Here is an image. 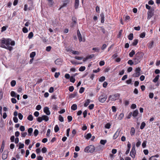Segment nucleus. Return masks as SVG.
Instances as JSON below:
<instances>
[{"label": "nucleus", "instance_id": "nucleus-51", "mask_svg": "<svg viewBox=\"0 0 160 160\" xmlns=\"http://www.w3.org/2000/svg\"><path fill=\"white\" fill-rule=\"evenodd\" d=\"M84 90V88L83 87H81L80 88L79 90V93H83Z\"/></svg>", "mask_w": 160, "mask_h": 160}, {"label": "nucleus", "instance_id": "nucleus-61", "mask_svg": "<svg viewBox=\"0 0 160 160\" xmlns=\"http://www.w3.org/2000/svg\"><path fill=\"white\" fill-rule=\"evenodd\" d=\"M101 149V146L100 145L97 147L96 148V151H98L100 150Z\"/></svg>", "mask_w": 160, "mask_h": 160}, {"label": "nucleus", "instance_id": "nucleus-37", "mask_svg": "<svg viewBox=\"0 0 160 160\" xmlns=\"http://www.w3.org/2000/svg\"><path fill=\"white\" fill-rule=\"evenodd\" d=\"M11 96L14 97L15 98L16 97V94L14 91H12L11 92Z\"/></svg>", "mask_w": 160, "mask_h": 160}, {"label": "nucleus", "instance_id": "nucleus-12", "mask_svg": "<svg viewBox=\"0 0 160 160\" xmlns=\"http://www.w3.org/2000/svg\"><path fill=\"white\" fill-rule=\"evenodd\" d=\"M79 4V0H75L74 7L75 9L78 8Z\"/></svg>", "mask_w": 160, "mask_h": 160}, {"label": "nucleus", "instance_id": "nucleus-63", "mask_svg": "<svg viewBox=\"0 0 160 160\" xmlns=\"http://www.w3.org/2000/svg\"><path fill=\"white\" fill-rule=\"evenodd\" d=\"M11 101L13 103H16L17 102V100L15 98H12L11 99Z\"/></svg>", "mask_w": 160, "mask_h": 160}, {"label": "nucleus", "instance_id": "nucleus-38", "mask_svg": "<svg viewBox=\"0 0 160 160\" xmlns=\"http://www.w3.org/2000/svg\"><path fill=\"white\" fill-rule=\"evenodd\" d=\"M33 131V129L32 128H30L28 130V132L29 134V135L31 136Z\"/></svg>", "mask_w": 160, "mask_h": 160}, {"label": "nucleus", "instance_id": "nucleus-46", "mask_svg": "<svg viewBox=\"0 0 160 160\" xmlns=\"http://www.w3.org/2000/svg\"><path fill=\"white\" fill-rule=\"evenodd\" d=\"M19 146L18 149H21L23 148L24 147V144L23 143H21V142L19 143Z\"/></svg>", "mask_w": 160, "mask_h": 160}, {"label": "nucleus", "instance_id": "nucleus-17", "mask_svg": "<svg viewBox=\"0 0 160 160\" xmlns=\"http://www.w3.org/2000/svg\"><path fill=\"white\" fill-rule=\"evenodd\" d=\"M154 43V42L152 41L148 44V48L151 49L153 47Z\"/></svg>", "mask_w": 160, "mask_h": 160}, {"label": "nucleus", "instance_id": "nucleus-45", "mask_svg": "<svg viewBox=\"0 0 160 160\" xmlns=\"http://www.w3.org/2000/svg\"><path fill=\"white\" fill-rule=\"evenodd\" d=\"M48 1L49 3V6H52L53 4L52 0H48Z\"/></svg>", "mask_w": 160, "mask_h": 160}, {"label": "nucleus", "instance_id": "nucleus-57", "mask_svg": "<svg viewBox=\"0 0 160 160\" xmlns=\"http://www.w3.org/2000/svg\"><path fill=\"white\" fill-rule=\"evenodd\" d=\"M94 57V55L92 54L87 56L88 59H91Z\"/></svg>", "mask_w": 160, "mask_h": 160}, {"label": "nucleus", "instance_id": "nucleus-49", "mask_svg": "<svg viewBox=\"0 0 160 160\" xmlns=\"http://www.w3.org/2000/svg\"><path fill=\"white\" fill-rule=\"evenodd\" d=\"M58 108V106L55 105H53L52 106V109L54 111L57 110Z\"/></svg>", "mask_w": 160, "mask_h": 160}, {"label": "nucleus", "instance_id": "nucleus-48", "mask_svg": "<svg viewBox=\"0 0 160 160\" xmlns=\"http://www.w3.org/2000/svg\"><path fill=\"white\" fill-rule=\"evenodd\" d=\"M105 77L104 76H102L99 78V81L100 82H102L105 80Z\"/></svg>", "mask_w": 160, "mask_h": 160}, {"label": "nucleus", "instance_id": "nucleus-47", "mask_svg": "<svg viewBox=\"0 0 160 160\" xmlns=\"http://www.w3.org/2000/svg\"><path fill=\"white\" fill-rule=\"evenodd\" d=\"M38 134V131L37 129H35L34 132V134L35 136H36Z\"/></svg>", "mask_w": 160, "mask_h": 160}, {"label": "nucleus", "instance_id": "nucleus-35", "mask_svg": "<svg viewBox=\"0 0 160 160\" xmlns=\"http://www.w3.org/2000/svg\"><path fill=\"white\" fill-rule=\"evenodd\" d=\"M124 114L122 113H121L120 114L118 117V119L119 120H121L123 117Z\"/></svg>", "mask_w": 160, "mask_h": 160}, {"label": "nucleus", "instance_id": "nucleus-43", "mask_svg": "<svg viewBox=\"0 0 160 160\" xmlns=\"http://www.w3.org/2000/svg\"><path fill=\"white\" fill-rule=\"evenodd\" d=\"M18 117L19 118L20 120H21L23 118V116L21 113H18Z\"/></svg>", "mask_w": 160, "mask_h": 160}, {"label": "nucleus", "instance_id": "nucleus-7", "mask_svg": "<svg viewBox=\"0 0 160 160\" xmlns=\"http://www.w3.org/2000/svg\"><path fill=\"white\" fill-rule=\"evenodd\" d=\"M136 153V151L135 148V146L132 147V148L131 151L130 152V155L133 158H134L135 157V154Z\"/></svg>", "mask_w": 160, "mask_h": 160}, {"label": "nucleus", "instance_id": "nucleus-25", "mask_svg": "<svg viewBox=\"0 0 160 160\" xmlns=\"http://www.w3.org/2000/svg\"><path fill=\"white\" fill-rule=\"evenodd\" d=\"M75 75H74V76H71L70 77V81L71 82H73V83L75 81V78H74V77H75Z\"/></svg>", "mask_w": 160, "mask_h": 160}, {"label": "nucleus", "instance_id": "nucleus-62", "mask_svg": "<svg viewBox=\"0 0 160 160\" xmlns=\"http://www.w3.org/2000/svg\"><path fill=\"white\" fill-rule=\"evenodd\" d=\"M39 114V112L38 111H36L34 112V115L36 117H38V116Z\"/></svg>", "mask_w": 160, "mask_h": 160}, {"label": "nucleus", "instance_id": "nucleus-24", "mask_svg": "<svg viewBox=\"0 0 160 160\" xmlns=\"http://www.w3.org/2000/svg\"><path fill=\"white\" fill-rule=\"evenodd\" d=\"M159 75H157L155 78L153 80V82H157L159 78Z\"/></svg>", "mask_w": 160, "mask_h": 160}, {"label": "nucleus", "instance_id": "nucleus-10", "mask_svg": "<svg viewBox=\"0 0 160 160\" xmlns=\"http://www.w3.org/2000/svg\"><path fill=\"white\" fill-rule=\"evenodd\" d=\"M62 62V60L60 59H57L55 61V64L58 65H60Z\"/></svg>", "mask_w": 160, "mask_h": 160}, {"label": "nucleus", "instance_id": "nucleus-64", "mask_svg": "<svg viewBox=\"0 0 160 160\" xmlns=\"http://www.w3.org/2000/svg\"><path fill=\"white\" fill-rule=\"evenodd\" d=\"M94 105L93 104H92L91 105H90L89 106H88V108H89V109L90 110H91V109H92L93 107H94Z\"/></svg>", "mask_w": 160, "mask_h": 160}, {"label": "nucleus", "instance_id": "nucleus-40", "mask_svg": "<svg viewBox=\"0 0 160 160\" xmlns=\"http://www.w3.org/2000/svg\"><path fill=\"white\" fill-rule=\"evenodd\" d=\"M85 69V67L84 66H81L79 69L80 71L82 72L84 71Z\"/></svg>", "mask_w": 160, "mask_h": 160}, {"label": "nucleus", "instance_id": "nucleus-28", "mask_svg": "<svg viewBox=\"0 0 160 160\" xmlns=\"http://www.w3.org/2000/svg\"><path fill=\"white\" fill-rule=\"evenodd\" d=\"M138 42V39H135L133 40V42L132 43V45L135 46L137 45Z\"/></svg>", "mask_w": 160, "mask_h": 160}, {"label": "nucleus", "instance_id": "nucleus-33", "mask_svg": "<svg viewBox=\"0 0 160 160\" xmlns=\"http://www.w3.org/2000/svg\"><path fill=\"white\" fill-rule=\"evenodd\" d=\"M16 84V82L15 80H13L11 82V85L12 87L14 86Z\"/></svg>", "mask_w": 160, "mask_h": 160}, {"label": "nucleus", "instance_id": "nucleus-20", "mask_svg": "<svg viewBox=\"0 0 160 160\" xmlns=\"http://www.w3.org/2000/svg\"><path fill=\"white\" fill-rule=\"evenodd\" d=\"M7 154L5 153V152H4L2 156V158L3 160H5L7 158Z\"/></svg>", "mask_w": 160, "mask_h": 160}, {"label": "nucleus", "instance_id": "nucleus-1", "mask_svg": "<svg viewBox=\"0 0 160 160\" xmlns=\"http://www.w3.org/2000/svg\"><path fill=\"white\" fill-rule=\"evenodd\" d=\"M10 44L11 46H14L15 45V41H12L11 39L10 38L5 39L3 38L1 41L0 47L11 51L13 49V48L12 47L10 46Z\"/></svg>", "mask_w": 160, "mask_h": 160}, {"label": "nucleus", "instance_id": "nucleus-11", "mask_svg": "<svg viewBox=\"0 0 160 160\" xmlns=\"http://www.w3.org/2000/svg\"><path fill=\"white\" fill-rule=\"evenodd\" d=\"M135 132V130L134 128L132 127L130 130L131 135L132 136L134 135Z\"/></svg>", "mask_w": 160, "mask_h": 160}, {"label": "nucleus", "instance_id": "nucleus-53", "mask_svg": "<svg viewBox=\"0 0 160 160\" xmlns=\"http://www.w3.org/2000/svg\"><path fill=\"white\" fill-rule=\"evenodd\" d=\"M145 32H143L142 33L140 36V37L141 38H143L145 37Z\"/></svg>", "mask_w": 160, "mask_h": 160}, {"label": "nucleus", "instance_id": "nucleus-59", "mask_svg": "<svg viewBox=\"0 0 160 160\" xmlns=\"http://www.w3.org/2000/svg\"><path fill=\"white\" fill-rule=\"evenodd\" d=\"M68 122H69L72 120V118L71 116H68Z\"/></svg>", "mask_w": 160, "mask_h": 160}, {"label": "nucleus", "instance_id": "nucleus-6", "mask_svg": "<svg viewBox=\"0 0 160 160\" xmlns=\"http://www.w3.org/2000/svg\"><path fill=\"white\" fill-rule=\"evenodd\" d=\"M140 71L141 69L139 68L138 67L136 68L135 70V72L133 74V76L134 77L139 76L141 74Z\"/></svg>", "mask_w": 160, "mask_h": 160}, {"label": "nucleus", "instance_id": "nucleus-31", "mask_svg": "<svg viewBox=\"0 0 160 160\" xmlns=\"http://www.w3.org/2000/svg\"><path fill=\"white\" fill-rule=\"evenodd\" d=\"M35 55H36V53H35V52H32L30 53V57L31 58H33L35 56Z\"/></svg>", "mask_w": 160, "mask_h": 160}, {"label": "nucleus", "instance_id": "nucleus-39", "mask_svg": "<svg viewBox=\"0 0 160 160\" xmlns=\"http://www.w3.org/2000/svg\"><path fill=\"white\" fill-rule=\"evenodd\" d=\"M70 62L72 63V64L75 65L82 64V63L77 62L71 60L70 61Z\"/></svg>", "mask_w": 160, "mask_h": 160}, {"label": "nucleus", "instance_id": "nucleus-36", "mask_svg": "<svg viewBox=\"0 0 160 160\" xmlns=\"http://www.w3.org/2000/svg\"><path fill=\"white\" fill-rule=\"evenodd\" d=\"M107 142L106 140H101L100 141V143L103 145H104Z\"/></svg>", "mask_w": 160, "mask_h": 160}, {"label": "nucleus", "instance_id": "nucleus-27", "mask_svg": "<svg viewBox=\"0 0 160 160\" xmlns=\"http://www.w3.org/2000/svg\"><path fill=\"white\" fill-rule=\"evenodd\" d=\"M33 32H31L29 33L28 35V38L29 39H31L33 37Z\"/></svg>", "mask_w": 160, "mask_h": 160}, {"label": "nucleus", "instance_id": "nucleus-8", "mask_svg": "<svg viewBox=\"0 0 160 160\" xmlns=\"http://www.w3.org/2000/svg\"><path fill=\"white\" fill-rule=\"evenodd\" d=\"M153 10H150L148 11V18H147L148 19H150L151 18L153 15Z\"/></svg>", "mask_w": 160, "mask_h": 160}, {"label": "nucleus", "instance_id": "nucleus-29", "mask_svg": "<svg viewBox=\"0 0 160 160\" xmlns=\"http://www.w3.org/2000/svg\"><path fill=\"white\" fill-rule=\"evenodd\" d=\"M59 130V128L58 125H56L54 128V131L55 132H57Z\"/></svg>", "mask_w": 160, "mask_h": 160}, {"label": "nucleus", "instance_id": "nucleus-19", "mask_svg": "<svg viewBox=\"0 0 160 160\" xmlns=\"http://www.w3.org/2000/svg\"><path fill=\"white\" fill-rule=\"evenodd\" d=\"M90 102V100L88 99L85 101V103L84 104V106L85 107H87Z\"/></svg>", "mask_w": 160, "mask_h": 160}, {"label": "nucleus", "instance_id": "nucleus-22", "mask_svg": "<svg viewBox=\"0 0 160 160\" xmlns=\"http://www.w3.org/2000/svg\"><path fill=\"white\" fill-rule=\"evenodd\" d=\"M135 53V52L134 51V50H132L131 52L129 53V55L130 57H132Z\"/></svg>", "mask_w": 160, "mask_h": 160}, {"label": "nucleus", "instance_id": "nucleus-21", "mask_svg": "<svg viewBox=\"0 0 160 160\" xmlns=\"http://www.w3.org/2000/svg\"><path fill=\"white\" fill-rule=\"evenodd\" d=\"M77 106L76 104H73L71 106V108L73 110H75L77 109Z\"/></svg>", "mask_w": 160, "mask_h": 160}, {"label": "nucleus", "instance_id": "nucleus-34", "mask_svg": "<svg viewBox=\"0 0 160 160\" xmlns=\"http://www.w3.org/2000/svg\"><path fill=\"white\" fill-rule=\"evenodd\" d=\"M128 39L130 40H132L133 38V34L130 33L128 36Z\"/></svg>", "mask_w": 160, "mask_h": 160}, {"label": "nucleus", "instance_id": "nucleus-3", "mask_svg": "<svg viewBox=\"0 0 160 160\" xmlns=\"http://www.w3.org/2000/svg\"><path fill=\"white\" fill-rule=\"evenodd\" d=\"M95 150V148L94 146L93 145H90L86 147L84 149V151L86 152L92 153Z\"/></svg>", "mask_w": 160, "mask_h": 160}, {"label": "nucleus", "instance_id": "nucleus-42", "mask_svg": "<svg viewBox=\"0 0 160 160\" xmlns=\"http://www.w3.org/2000/svg\"><path fill=\"white\" fill-rule=\"evenodd\" d=\"M22 31L24 33H26L28 32V29L24 27L22 28Z\"/></svg>", "mask_w": 160, "mask_h": 160}, {"label": "nucleus", "instance_id": "nucleus-54", "mask_svg": "<svg viewBox=\"0 0 160 160\" xmlns=\"http://www.w3.org/2000/svg\"><path fill=\"white\" fill-rule=\"evenodd\" d=\"M74 87L72 86H70L69 88V90L71 92H72L74 90Z\"/></svg>", "mask_w": 160, "mask_h": 160}, {"label": "nucleus", "instance_id": "nucleus-58", "mask_svg": "<svg viewBox=\"0 0 160 160\" xmlns=\"http://www.w3.org/2000/svg\"><path fill=\"white\" fill-rule=\"evenodd\" d=\"M128 63L130 65H132L133 64V62L131 60H129L128 62Z\"/></svg>", "mask_w": 160, "mask_h": 160}, {"label": "nucleus", "instance_id": "nucleus-4", "mask_svg": "<svg viewBox=\"0 0 160 160\" xmlns=\"http://www.w3.org/2000/svg\"><path fill=\"white\" fill-rule=\"evenodd\" d=\"M119 94L116 93L110 95L109 98L112 101H115L119 98Z\"/></svg>", "mask_w": 160, "mask_h": 160}, {"label": "nucleus", "instance_id": "nucleus-60", "mask_svg": "<svg viewBox=\"0 0 160 160\" xmlns=\"http://www.w3.org/2000/svg\"><path fill=\"white\" fill-rule=\"evenodd\" d=\"M13 120L14 122L15 123H17L18 122V118L16 117H14L13 118Z\"/></svg>", "mask_w": 160, "mask_h": 160}, {"label": "nucleus", "instance_id": "nucleus-13", "mask_svg": "<svg viewBox=\"0 0 160 160\" xmlns=\"http://www.w3.org/2000/svg\"><path fill=\"white\" fill-rule=\"evenodd\" d=\"M138 113V111L137 109L134 111L132 113V115L134 117H136Z\"/></svg>", "mask_w": 160, "mask_h": 160}, {"label": "nucleus", "instance_id": "nucleus-30", "mask_svg": "<svg viewBox=\"0 0 160 160\" xmlns=\"http://www.w3.org/2000/svg\"><path fill=\"white\" fill-rule=\"evenodd\" d=\"M71 52H72V53L75 55H79V52L77 51H74L73 50H71Z\"/></svg>", "mask_w": 160, "mask_h": 160}, {"label": "nucleus", "instance_id": "nucleus-50", "mask_svg": "<svg viewBox=\"0 0 160 160\" xmlns=\"http://www.w3.org/2000/svg\"><path fill=\"white\" fill-rule=\"evenodd\" d=\"M111 125L109 123H107L105 126V127L106 128L109 129L110 128Z\"/></svg>", "mask_w": 160, "mask_h": 160}, {"label": "nucleus", "instance_id": "nucleus-14", "mask_svg": "<svg viewBox=\"0 0 160 160\" xmlns=\"http://www.w3.org/2000/svg\"><path fill=\"white\" fill-rule=\"evenodd\" d=\"M42 120H44L46 122L48 121L49 120L48 117L45 115H43L42 116Z\"/></svg>", "mask_w": 160, "mask_h": 160}, {"label": "nucleus", "instance_id": "nucleus-23", "mask_svg": "<svg viewBox=\"0 0 160 160\" xmlns=\"http://www.w3.org/2000/svg\"><path fill=\"white\" fill-rule=\"evenodd\" d=\"M146 125V123L144 122H142L141 123V125L140 126V128L141 129H142L144 128Z\"/></svg>", "mask_w": 160, "mask_h": 160}, {"label": "nucleus", "instance_id": "nucleus-32", "mask_svg": "<svg viewBox=\"0 0 160 160\" xmlns=\"http://www.w3.org/2000/svg\"><path fill=\"white\" fill-rule=\"evenodd\" d=\"M91 134L90 133H88L87 134L85 138L86 139H88L91 137Z\"/></svg>", "mask_w": 160, "mask_h": 160}, {"label": "nucleus", "instance_id": "nucleus-52", "mask_svg": "<svg viewBox=\"0 0 160 160\" xmlns=\"http://www.w3.org/2000/svg\"><path fill=\"white\" fill-rule=\"evenodd\" d=\"M42 151L43 153H45L47 151V148L45 147H43L42 148Z\"/></svg>", "mask_w": 160, "mask_h": 160}, {"label": "nucleus", "instance_id": "nucleus-15", "mask_svg": "<svg viewBox=\"0 0 160 160\" xmlns=\"http://www.w3.org/2000/svg\"><path fill=\"white\" fill-rule=\"evenodd\" d=\"M119 133H120V132H118V131H117L115 132V133L113 135V139H116L118 138V136H119Z\"/></svg>", "mask_w": 160, "mask_h": 160}, {"label": "nucleus", "instance_id": "nucleus-44", "mask_svg": "<svg viewBox=\"0 0 160 160\" xmlns=\"http://www.w3.org/2000/svg\"><path fill=\"white\" fill-rule=\"evenodd\" d=\"M59 120L61 122H62L64 121L63 118L61 115L59 116Z\"/></svg>", "mask_w": 160, "mask_h": 160}, {"label": "nucleus", "instance_id": "nucleus-16", "mask_svg": "<svg viewBox=\"0 0 160 160\" xmlns=\"http://www.w3.org/2000/svg\"><path fill=\"white\" fill-rule=\"evenodd\" d=\"M100 16L101 18V22L103 23L104 21V16L103 13H102L100 14Z\"/></svg>", "mask_w": 160, "mask_h": 160}, {"label": "nucleus", "instance_id": "nucleus-9", "mask_svg": "<svg viewBox=\"0 0 160 160\" xmlns=\"http://www.w3.org/2000/svg\"><path fill=\"white\" fill-rule=\"evenodd\" d=\"M43 111L44 112L48 115H49L50 114V112L49 110V108L47 107H46L44 108Z\"/></svg>", "mask_w": 160, "mask_h": 160}, {"label": "nucleus", "instance_id": "nucleus-2", "mask_svg": "<svg viewBox=\"0 0 160 160\" xmlns=\"http://www.w3.org/2000/svg\"><path fill=\"white\" fill-rule=\"evenodd\" d=\"M143 55V54L141 52H138L136 53L135 58L134 59L135 64H137L140 62Z\"/></svg>", "mask_w": 160, "mask_h": 160}, {"label": "nucleus", "instance_id": "nucleus-5", "mask_svg": "<svg viewBox=\"0 0 160 160\" xmlns=\"http://www.w3.org/2000/svg\"><path fill=\"white\" fill-rule=\"evenodd\" d=\"M107 97L106 95L104 94H102L98 98L99 101L101 102H104L106 100Z\"/></svg>", "mask_w": 160, "mask_h": 160}, {"label": "nucleus", "instance_id": "nucleus-41", "mask_svg": "<svg viewBox=\"0 0 160 160\" xmlns=\"http://www.w3.org/2000/svg\"><path fill=\"white\" fill-rule=\"evenodd\" d=\"M68 3V0H64L63 1V6H66Z\"/></svg>", "mask_w": 160, "mask_h": 160}, {"label": "nucleus", "instance_id": "nucleus-26", "mask_svg": "<svg viewBox=\"0 0 160 160\" xmlns=\"http://www.w3.org/2000/svg\"><path fill=\"white\" fill-rule=\"evenodd\" d=\"M27 119L30 121L33 120V117L32 115H29L27 118Z\"/></svg>", "mask_w": 160, "mask_h": 160}, {"label": "nucleus", "instance_id": "nucleus-55", "mask_svg": "<svg viewBox=\"0 0 160 160\" xmlns=\"http://www.w3.org/2000/svg\"><path fill=\"white\" fill-rule=\"evenodd\" d=\"M37 121L39 122H41L42 121V117H38L37 119Z\"/></svg>", "mask_w": 160, "mask_h": 160}, {"label": "nucleus", "instance_id": "nucleus-56", "mask_svg": "<svg viewBox=\"0 0 160 160\" xmlns=\"http://www.w3.org/2000/svg\"><path fill=\"white\" fill-rule=\"evenodd\" d=\"M75 58L77 60H81L83 58V57L78 56H75Z\"/></svg>", "mask_w": 160, "mask_h": 160}, {"label": "nucleus", "instance_id": "nucleus-18", "mask_svg": "<svg viewBox=\"0 0 160 160\" xmlns=\"http://www.w3.org/2000/svg\"><path fill=\"white\" fill-rule=\"evenodd\" d=\"M5 146V143L4 141H3L1 146V148L0 149V152H2L3 150V149L4 148V147Z\"/></svg>", "mask_w": 160, "mask_h": 160}]
</instances>
